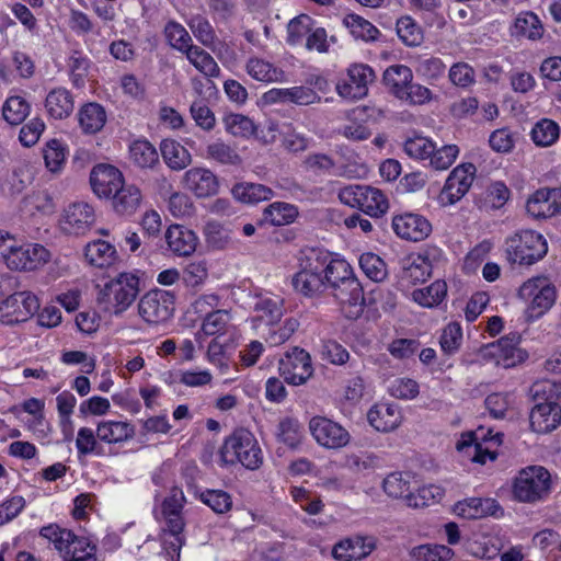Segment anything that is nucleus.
<instances>
[{
    "mask_svg": "<svg viewBox=\"0 0 561 561\" xmlns=\"http://www.w3.org/2000/svg\"><path fill=\"white\" fill-rule=\"evenodd\" d=\"M30 113V104L19 95L10 96L2 108L3 118L11 125L21 124Z\"/></svg>",
    "mask_w": 561,
    "mask_h": 561,
    "instance_id": "obj_56",
    "label": "nucleus"
},
{
    "mask_svg": "<svg viewBox=\"0 0 561 561\" xmlns=\"http://www.w3.org/2000/svg\"><path fill=\"white\" fill-rule=\"evenodd\" d=\"M95 222L94 208L83 202L70 204L61 214L59 227L66 234L83 236Z\"/></svg>",
    "mask_w": 561,
    "mask_h": 561,
    "instance_id": "obj_14",
    "label": "nucleus"
},
{
    "mask_svg": "<svg viewBox=\"0 0 561 561\" xmlns=\"http://www.w3.org/2000/svg\"><path fill=\"white\" fill-rule=\"evenodd\" d=\"M548 251V245L539 232L520 230L505 241V252L511 263L531 265L541 260Z\"/></svg>",
    "mask_w": 561,
    "mask_h": 561,
    "instance_id": "obj_7",
    "label": "nucleus"
},
{
    "mask_svg": "<svg viewBox=\"0 0 561 561\" xmlns=\"http://www.w3.org/2000/svg\"><path fill=\"white\" fill-rule=\"evenodd\" d=\"M529 394L535 402L529 414L530 428L538 434L556 430L561 423L560 387L550 380H541L530 387Z\"/></svg>",
    "mask_w": 561,
    "mask_h": 561,
    "instance_id": "obj_2",
    "label": "nucleus"
},
{
    "mask_svg": "<svg viewBox=\"0 0 561 561\" xmlns=\"http://www.w3.org/2000/svg\"><path fill=\"white\" fill-rule=\"evenodd\" d=\"M222 465H242L245 469L256 470L263 463V451L255 436L245 428L236 430L228 436L219 449Z\"/></svg>",
    "mask_w": 561,
    "mask_h": 561,
    "instance_id": "obj_3",
    "label": "nucleus"
},
{
    "mask_svg": "<svg viewBox=\"0 0 561 561\" xmlns=\"http://www.w3.org/2000/svg\"><path fill=\"white\" fill-rule=\"evenodd\" d=\"M340 201L353 208H358L371 217L387 213L389 202L379 188L368 185H347L339 192Z\"/></svg>",
    "mask_w": 561,
    "mask_h": 561,
    "instance_id": "obj_8",
    "label": "nucleus"
},
{
    "mask_svg": "<svg viewBox=\"0 0 561 561\" xmlns=\"http://www.w3.org/2000/svg\"><path fill=\"white\" fill-rule=\"evenodd\" d=\"M112 197V206L114 210L119 215H131L134 214L140 205L141 202V192L140 190L133 185H125L115 191Z\"/></svg>",
    "mask_w": 561,
    "mask_h": 561,
    "instance_id": "obj_31",
    "label": "nucleus"
},
{
    "mask_svg": "<svg viewBox=\"0 0 561 561\" xmlns=\"http://www.w3.org/2000/svg\"><path fill=\"white\" fill-rule=\"evenodd\" d=\"M124 183L122 172L111 164H98L90 174V184L99 197H111Z\"/></svg>",
    "mask_w": 561,
    "mask_h": 561,
    "instance_id": "obj_22",
    "label": "nucleus"
},
{
    "mask_svg": "<svg viewBox=\"0 0 561 561\" xmlns=\"http://www.w3.org/2000/svg\"><path fill=\"white\" fill-rule=\"evenodd\" d=\"M84 255L91 265L102 268L115 262L116 249L106 241L95 240L87 244Z\"/></svg>",
    "mask_w": 561,
    "mask_h": 561,
    "instance_id": "obj_37",
    "label": "nucleus"
},
{
    "mask_svg": "<svg viewBox=\"0 0 561 561\" xmlns=\"http://www.w3.org/2000/svg\"><path fill=\"white\" fill-rule=\"evenodd\" d=\"M518 297L527 304L525 310L527 321H535L552 308L557 299V290L549 278L537 276L523 283Z\"/></svg>",
    "mask_w": 561,
    "mask_h": 561,
    "instance_id": "obj_6",
    "label": "nucleus"
},
{
    "mask_svg": "<svg viewBox=\"0 0 561 561\" xmlns=\"http://www.w3.org/2000/svg\"><path fill=\"white\" fill-rule=\"evenodd\" d=\"M276 436L289 448H297L304 438V428L295 417L286 416L277 425Z\"/></svg>",
    "mask_w": 561,
    "mask_h": 561,
    "instance_id": "obj_49",
    "label": "nucleus"
},
{
    "mask_svg": "<svg viewBox=\"0 0 561 561\" xmlns=\"http://www.w3.org/2000/svg\"><path fill=\"white\" fill-rule=\"evenodd\" d=\"M184 55L190 64H192L204 76L210 78H216L219 76L220 68L216 60L202 47L193 45V47H191Z\"/></svg>",
    "mask_w": 561,
    "mask_h": 561,
    "instance_id": "obj_46",
    "label": "nucleus"
},
{
    "mask_svg": "<svg viewBox=\"0 0 561 561\" xmlns=\"http://www.w3.org/2000/svg\"><path fill=\"white\" fill-rule=\"evenodd\" d=\"M375 79L374 70L367 65H353L348 68L347 79L339 82L337 93L348 100L364 98L368 91V84Z\"/></svg>",
    "mask_w": 561,
    "mask_h": 561,
    "instance_id": "obj_19",
    "label": "nucleus"
},
{
    "mask_svg": "<svg viewBox=\"0 0 561 561\" xmlns=\"http://www.w3.org/2000/svg\"><path fill=\"white\" fill-rule=\"evenodd\" d=\"M105 123V110L98 103H88L79 111V124L87 134L100 131Z\"/></svg>",
    "mask_w": 561,
    "mask_h": 561,
    "instance_id": "obj_41",
    "label": "nucleus"
},
{
    "mask_svg": "<svg viewBox=\"0 0 561 561\" xmlns=\"http://www.w3.org/2000/svg\"><path fill=\"white\" fill-rule=\"evenodd\" d=\"M35 175V169L28 161H19L8 179L10 185V192L12 194H19L32 184Z\"/></svg>",
    "mask_w": 561,
    "mask_h": 561,
    "instance_id": "obj_52",
    "label": "nucleus"
},
{
    "mask_svg": "<svg viewBox=\"0 0 561 561\" xmlns=\"http://www.w3.org/2000/svg\"><path fill=\"white\" fill-rule=\"evenodd\" d=\"M416 561H449L454 551L444 545H422L413 550Z\"/></svg>",
    "mask_w": 561,
    "mask_h": 561,
    "instance_id": "obj_62",
    "label": "nucleus"
},
{
    "mask_svg": "<svg viewBox=\"0 0 561 561\" xmlns=\"http://www.w3.org/2000/svg\"><path fill=\"white\" fill-rule=\"evenodd\" d=\"M139 277L133 273H121L107 282L98 294V302L104 309L121 314L127 310L139 294Z\"/></svg>",
    "mask_w": 561,
    "mask_h": 561,
    "instance_id": "obj_5",
    "label": "nucleus"
},
{
    "mask_svg": "<svg viewBox=\"0 0 561 561\" xmlns=\"http://www.w3.org/2000/svg\"><path fill=\"white\" fill-rule=\"evenodd\" d=\"M367 420L378 432H390L401 424L403 416L399 405L379 402L369 409Z\"/></svg>",
    "mask_w": 561,
    "mask_h": 561,
    "instance_id": "obj_23",
    "label": "nucleus"
},
{
    "mask_svg": "<svg viewBox=\"0 0 561 561\" xmlns=\"http://www.w3.org/2000/svg\"><path fill=\"white\" fill-rule=\"evenodd\" d=\"M553 488V477L542 466L522 469L513 483V495L522 503H537L548 499Z\"/></svg>",
    "mask_w": 561,
    "mask_h": 561,
    "instance_id": "obj_4",
    "label": "nucleus"
},
{
    "mask_svg": "<svg viewBox=\"0 0 561 561\" xmlns=\"http://www.w3.org/2000/svg\"><path fill=\"white\" fill-rule=\"evenodd\" d=\"M560 133V126L557 122L543 117L534 124L529 137L536 147L548 148L559 140Z\"/></svg>",
    "mask_w": 561,
    "mask_h": 561,
    "instance_id": "obj_33",
    "label": "nucleus"
},
{
    "mask_svg": "<svg viewBox=\"0 0 561 561\" xmlns=\"http://www.w3.org/2000/svg\"><path fill=\"white\" fill-rule=\"evenodd\" d=\"M187 25L195 38L204 46L210 47L215 43L216 33L210 22L203 15H193Z\"/></svg>",
    "mask_w": 561,
    "mask_h": 561,
    "instance_id": "obj_58",
    "label": "nucleus"
},
{
    "mask_svg": "<svg viewBox=\"0 0 561 561\" xmlns=\"http://www.w3.org/2000/svg\"><path fill=\"white\" fill-rule=\"evenodd\" d=\"M266 135L262 136L264 142H273L276 139V134L282 136L283 146L291 152L304 151L309 146V139L304 135L296 133L291 124L278 125L275 122H268L265 126Z\"/></svg>",
    "mask_w": 561,
    "mask_h": 561,
    "instance_id": "obj_25",
    "label": "nucleus"
},
{
    "mask_svg": "<svg viewBox=\"0 0 561 561\" xmlns=\"http://www.w3.org/2000/svg\"><path fill=\"white\" fill-rule=\"evenodd\" d=\"M278 370L289 385L306 383L313 374L310 354L304 348L294 347L279 359Z\"/></svg>",
    "mask_w": 561,
    "mask_h": 561,
    "instance_id": "obj_13",
    "label": "nucleus"
},
{
    "mask_svg": "<svg viewBox=\"0 0 561 561\" xmlns=\"http://www.w3.org/2000/svg\"><path fill=\"white\" fill-rule=\"evenodd\" d=\"M385 492L391 497H407L412 495L410 476L402 472H392L383 480Z\"/></svg>",
    "mask_w": 561,
    "mask_h": 561,
    "instance_id": "obj_57",
    "label": "nucleus"
},
{
    "mask_svg": "<svg viewBox=\"0 0 561 561\" xmlns=\"http://www.w3.org/2000/svg\"><path fill=\"white\" fill-rule=\"evenodd\" d=\"M491 430L485 434L483 428H480L477 432L465 433L457 442L456 448L471 461L484 465L488 459L494 460L496 458V454L489 447H483L479 440H490L496 446L502 443L503 434L496 433L493 436H491Z\"/></svg>",
    "mask_w": 561,
    "mask_h": 561,
    "instance_id": "obj_12",
    "label": "nucleus"
},
{
    "mask_svg": "<svg viewBox=\"0 0 561 561\" xmlns=\"http://www.w3.org/2000/svg\"><path fill=\"white\" fill-rule=\"evenodd\" d=\"M186 503L184 492L180 488H172L169 494L154 506L153 514L161 525L163 535V548L172 560L180 558V551L185 543L183 534L185 520L183 508Z\"/></svg>",
    "mask_w": 561,
    "mask_h": 561,
    "instance_id": "obj_1",
    "label": "nucleus"
},
{
    "mask_svg": "<svg viewBox=\"0 0 561 561\" xmlns=\"http://www.w3.org/2000/svg\"><path fill=\"white\" fill-rule=\"evenodd\" d=\"M129 159L139 169H152L159 163V153L148 140L138 139L129 146Z\"/></svg>",
    "mask_w": 561,
    "mask_h": 561,
    "instance_id": "obj_36",
    "label": "nucleus"
},
{
    "mask_svg": "<svg viewBox=\"0 0 561 561\" xmlns=\"http://www.w3.org/2000/svg\"><path fill=\"white\" fill-rule=\"evenodd\" d=\"M43 157L50 172H59L66 162V146L58 139H50L43 149Z\"/></svg>",
    "mask_w": 561,
    "mask_h": 561,
    "instance_id": "obj_54",
    "label": "nucleus"
},
{
    "mask_svg": "<svg viewBox=\"0 0 561 561\" xmlns=\"http://www.w3.org/2000/svg\"><path fill=\"white\" fill-rule=\"evenodd\" d=\"M377 547L376 539L369 536H353L334 545L332 554L339 561H360Z\"/></svg>",
    "mask_w": 561,
    "mask_h": 561,
    "instance_id": "obj_21",
    "label": "nucleus"
},
{
    "mask_svg": "<svg viewBox=\"0 0 561 561\" xmlns=\"http://www.w3.org/2000/svg\"><path fill=\"white\" fill-rule=\"evenodd\" d=\"M332 295L342 305L357 306L364 302L362 285L354 275L334 287Z\"/></svg>",
    "mask_w": 561,
    "mask_h": 561,
    "instance_id": "obj_47",
    "label": "nucleus"
},
{
    "mask_svg": "<svg viewBox=\"0 0 561 561\" xmlns=\"http://www.w3.org/2000/svg\"><path fill=\"white\" fill-rule=\"evenodd\" d=\"M513 34L536 41L542 36L543 26L534 12H520L515 19Z\"/></svg>",
    "mask_w": 561,
    "mask_h": 561,
    "instance_id": "obj_48",
    "label": "nucleus"
},
{
    "mask_svg": "<svg viewBox=\"0 0 561 561\" xmlns=\"http://www.w3.org/2000/svg\"><path fill=\"white\" fill-rule=\"evenodd\" d=\"M344 24L350 28L354 37L365 42L376 41L380 34L375 25L358 14H347L344 18Z\"/></svg>",
    "mask_w": 561,
    "mask_h": 561,
    "instance_id": "obj_53",
    "label": "nucleus"
},
{
    "mask_svg": "<svg viewBox=\"0 0 561 561\" xmlns=\"http://www.w3.org/2000/svg\"><path fill=\"white\" fill-rule=\"evenodd\" d=\"M231 192L236 199L247 204H257L274 197L272 188L260 183H238Z\"/></svg>",
    "mask_w": 561,
    "mask_h": 561,
    "instance_id": "obj_34",
    "label": "nucleus"
},
{
    "mask_svg": "<svg viewBox=\"0 0 561 561\" xmlns=\"http://www.w3.org/2000/svg\"><path fill=\"white\" fill-rule=\"evenodd\" d=\"M168 249L178 256H188L196 250L198 238L194 231L181 225H172L164 234Z\"/></svg>",
    "mask_w": 561,
    "mask_h": 561,
    "instance_id": "obj_26",
    "label": "nucleus"
},
{
    "mask_svg": "<svg viewBox=\"0 0 561 561\" xmlns=\"http://www.w3.org/2000/svg\"><path fill=\"white\" fill-rule=\"evenodd\" d=\"M520 336L516 333H511L501 337L496 342L483 345L480 348V355L483 359H492L496 366L503 368H512L517 364L523 363L527 354L518 347Z\"/></svg>",
    "mask_w": 561,
    "mask_h": 561,
    "instance_id": "obj_10",
    "label": "nucleus"
},
{
    "mask_svg": "<svg viewBox=\"0 0 561 561\" xmlns=\"http://www.w3.org/2000/svg\"><path fill=\"white\" fill-rule=\"evenodd\" d=\"M160 150L164 162L172 170H183L192 161L188 150L172 139H164L160 145Z\"/></svg>",
    "mask_w": 561,
    "mask_h": 561,
    "instance_id": "obj_35",
    "label": "nucleus"
},
{
    "mask_svg": "<svg viewBox=\"0 0 561 561\" xmlns=\"http://www.w3.org/2000/svg\"><path fill=\"white\" fill-rule=\"evenodd\" d=\"M205 158L225 165H240L242 159L238 151L221 139H216L206 147Z\"/></svg>",
    "mask_w": 561,
    "mask_h": 561,
    "instance_id": "obj_45",
    "label": "nucleus"
},
{
    "mask_svg": "<svg viewBox=\"0 0 561 561\" xmlns=\"http://www.w3.org/2000/svg\"><path fill=\"white\" fill-rule=\"evenodd\" d=\"M245 70L256 81L266 83L285 81V72L280 68L257 57H251L247 61Z\"/></svg>",
    "mask_w": 561,
    "mask_h": 561,
    "instance_id": "obj_32",
    "label": "nucleus"
},
{
    "mask_svg": "<svg viewBox=\"0 0 561 561\" xmlns=\"http://www.w3.org/2000/svg\"><path fill=\"white\" fill-rule=\"evenodd\" d=\"M50 252L42 244L33 243L11 250L7 266L16 271H35L50 261Z\"/></svg>",
    "mask_w": 561,
    "mask_h": 561,
    "instance_id": "obj_18",
    "label": "nucleus"
},
{
    "mask_svg": "<svg viewBox=\"0 0 561 561\" xmlns=\"http://www.w3.org/2000/svg\"><path fill=\"white\" fill-rule=\"evenodd\" d=\"M233 329L231 316L227 310L218 309L208 312L203 319L201 331L196 333V341L202 343V336H221Z\"/></svg>",
    "mask_w": 561,
    "mask_h": 561,
    "instance_id": "obj_29",
    "label": "nucleus"
},
{
    "mask_svg": "<svg viewBox=\"0 0 561 561\" xmlns=\"http://www.w3.org/2000/svg\"><path fill=\"white\" fill-rule=\"evenodd\" d=\"M39 309L38 298L30 291H19L0 302V321L4 324L24 322Z\"/></svg>",
    "mask_w": 561,
    "mask_h": 561,
    "instance_id": "obj_11",
    "label": "nucleus"
},
{
    "mask_svg": "<svg viewBox=\"0 0 561 561\" xmlns=\"http://www.w3.org/2000/svg\"><path fill=\"white\" fill-rule=\"evenodd\" d=\"M184 187L194 193L197 197H208L218 192L219 183L217 176L208 169L192 168L183 178Z\"/></svg>",
    "mask_w": 561,
    "mask_h": 561,
    "instance_id": "obj_24",
    "label": "nucleus"
},
{
    "mask_svg": "<svg viewBox=\"0 0 561 561\" xmlns=\"http://www.w3.org/2000/svg\"><path fill=\"white\" fill-rule=\"evenodd\" d=\"M447 293V285L443 280H435L430 286L415 289L412 293L413 300L422 307L432 308L439 305Z\"/></svg>",
    "mask_w": 561,
    "mask_h": 561,
    "instance_id": "obj_51",
    "label": "nucleus"
},
{
    "mask_svg": "<svg viewBox=\"0 0 561 561\" xmlns=\"http://www.w3.org/2000/svg\"><path fill=\"white\" fill-rule=\"evenodd\" d=\"M319 353L322 360L333 365H344L350 359L347 350L334 340H323Z\"/></svg>",
    "mask_w": 561,
    "mask_h": 561,
    "instance_id": "obj_63",
    "label": "nucleus"
},
{
    "mask_svg": "<svg viewBox=\"0 0 561 561\" xmlns=\"http://www.w3.org/2000/svg\"><path fill=\"white\" fill-rule=\"evenodd\" d=\"M174 295L169 290L152 289L146 293L138 302V313L149 324L168 321L174 311Z\"/></svg>",
    "mask_w": 561,
    "mask_h": 561,
    "instance_id": "obj_9",
    "label": "nucleus"
},
{
    "mask_svg": "<svg viewBox=\"0 0 561 561\" xmlns=\"http://www.w3.org/2000/svg\"><path fill=\"white\" fill-rule=\"evenodd\" d=\"M527 213L537 219L561 216V187H541L527 199Z\"/></svg>",
    "mask_w": 561,
    "mask_h": 561,
    "instance_id": "obj_15",
    "label": "nucleus"
},
{
    "mask_svg": "<svg viewBox=\"0 0 561 561\" xmlns=\"http://www.w3.org/2000/svg\"><path fill=\"white\" fill-rule=\"evenodd\" d=\"M227 133L234 137H250L256 133L253 121L242 114H229L224 118Z\"/></svg>",
    "mask_w": 561,
    "mask_h": 561,
    "instance_id": "obj_59",
    "label": "nucleus"
},
{
    "mask_svg": "<svg viewBox=\"0 0 561 561\" xmlns=\"http://www.w3.org/2000/svg\"><path fill=\"white\" fill-rule=\"evenodd\" d=\"M69 552L64 557L66 561H96V546L87 537L77 536Z\"/></svg>",
    "mask_w": 561,
    "mask_h": 561,
    "instance_id": "obj_61",
    "label": "nucleus"
},
{
    "mask_svg": "<svg viewBox=\"0 0 561 561\" xmlns=\"http://www.w3.org/2000/svg\"><path fill=\"white\" fill-rule=\"evenodd\" d=\"M135 427L129 422L102 421L96 426V437L106 444H118L131 439Z\"/></svg>",
    "mask_w": 561,
    "mask_h": 561,
    "instance_id": "obj_30",
    "label": "nucleus"
},
{
    "mask_svg": "<svg viewBox=\"0 0 561 561\" xmlns=\"http://www.w3.org/2000/svg\"><path fill=\"white\" fill-rule=\"evenodd\" d=\"M291 284L297 293L307 297L314 296L325 288L323 276L299 270L293 276Z\"/></svg>",
    "mask_w": 561,
    "mask_h": 561,
    "instance_id": "obj_50",
    "label": "nucleus"
},
{
    "mask_svg": "<svg viewBox=\"0 0 561 561\" xmlns=\"http://www.w3.org/2000/svg\"><path fill=\"white\" fill-rule=\"evenodd\" d=\"M298 216V208L288 203L274 202L264 208V221L273 226H285L295 221Z\"/></svg>",
    "mask_w": 561,
    "mask_h": 561,
    "instance_id": "obj_42",
    "label": "nucleus"
},
{
    "mask_svg": "<svg viewBox=\"0 0 561 561\" xmlns=\"http://www.w3.org/2000/svg\"><path fill=\"white\" fill-rule=\"evenodd\" d=\"M397 34L408 46H417L423 39L421 28L410 16H402L397 21Z\"/></svg>",
    "mask_w": 561,
    "mask_h": 561,
    "instance_id": "obj_64",
    "label": "nucleus"
},
{
    "mask_svg": "<svg viewBox=\"0 0 561 561\" xmlns=\"http://www.w3.org/2000/svg\"><path fill=\"white\" fill-rule=\"evenodd\" d=\"M253 309L267 325L277 324L283 317V300L277 296H259Z\"/></svg>",
    "mask_w": 561,
    "mask_h": 561,
    "instance_id": "obj_39",
    "label": "nucleus"
},
{
    "mask_svg": "<svg viewBox=\"0 0 561 561\" xmlns=\"http://www.w3.org/2000/svg\"><path fill=\"white\" fill-rule=\"evenodd\" d=\"M391 225L399 238L413 242L426 239L432 232L431 222L424 216L415 213L396 215Z\"/></svg>",
    "mask_w": 561,
    "mask_h": 561,
    "instance_id": "obj_20",
    "label": "nucleus"
},
{
    "mask_svg": "<svg viewBox=\"0 0 561 561\" xmlns=\"http://www.w3.org/2000/svg\"><path fill=\"white\" fill-rule=\"evenodd\" d=\"M39 535L53 543L62 558L70 553L69 548H71L72 541L77 537L71 530L61 528L56 524L42 527Z\"/></svg>",
    "mask_w": 561,
    "mask_h": 561,
    "instance_id": "obj_43",
    "label": "nucleus"
},
{
    "mask_svg": "<svg viewBox=\"0 0 561 561\" xmlns=\"http://www.w3.org/2000/svg\"><path fill=\"white\" fill-rule=\"evenodd\" d=\"M353 270L344 260H330L323 274L325 287L333 289L346 278L353 276Z\"/></svg>",
    "mask_w": 561,
    "mask_h": 561,
    "instance_id": "obj_60",
    "label": "nucleus"
},
{
    "mask_svg": "<svg viewBox=\"0 0 561 561\" xmlns=\"http://www.w3.org/2000/svg\"><path fill=\"white\" fill-rule=\"evenodd\" d=\"M358 262L363 273L371 280L378 283L387 277V265L377 254L371 252L363 253Z\"/></svg>",
    "mask_w": 561,
    "mask_h": 561,
    "instance_id": "obj_55",
    "label": "nucleus"
},
{
    "mask_svg": "<svg viewBox=\"0 0 561 561\" xmlns=\"http://www.w3.org/2000/svg\"><path fill=\"white\" fill-rule=\"evenodd\" d=\"M476 167L472 163H462L456 167L448 175L440 193L443 204L454 205L460 201L472 185Z\"/></svg>",
    "mask_w": 561,
    "mask_h": 561,
    "instance_id": "obj_17",
    "label": "nucleus"
},
{
    "mask_svg": "<svg viewBox=\"0 0 561 561\" xmlns=\"http://www.w3.org/2000/svg\"><path fill=\"white\" fill-rule=\"evenodd\" d=\"M45 108L54 119H64L71 115L75 101L71 92L66 88L53 89L46 96Z\"/></svg>",
    "mask_w": 561,
    "mask_h": 561,
    "instance_id": "obj_28",
    "label": "nucleus"
},
{
    "mask_svg": "<svg viewBox=\"0 0 561 561\" xmlns=\"http://www.w3.org/2000/svg\"><path fill=\"white\" fill-rule=\"evenodd\" d=\"M309 431L317 443L325 448L337 449L350 442L348 432L324 416H313L309 422Z\"/></svg>",
    "mask_w": 561,
    "mask_h": 561,
    "instance_id": "obj_16",
    "label": "nucleus"
},
{
    "mask_svg": "<svg viewBox=\"0 0 561 561\" xmlns=\"http://www.w3.org/2000/svg\"><path fill=\"white\" fill-rule=\"evenodd\" d=\"M458 514L467 519H478L485 516L499 517L503 511L499 502L494 499L470 497L457 504Z\"/></svg>",
    "mask_w": 561,
    "mask_h": 561,
    "instance_id": "obj_27",
    "label": "nucleus"
},
{
    "mask_svg": "<svg viewBox=\"0 0 561 561\" xmlns=\"http://www.w3.org/2000/svg\"><path fill=\"white\" fill-rule=\"evenodd\" d=\"M163 35L168 45L182 54H186V51L194 45L187 30L174 20L165 23Z\"/></svg>",
    "mask_w": 561,
    "mask_h": 561,
    "instance_id": "obj_44",
    "label": "nucleus"
},
{
    "mask_svg": "<svg viewBox=\"0 0 561 561\" xmlns=\"http://www.w3.org/2000/svg\"><path fill=\"white\" fill-rule=\"evenodd\" d=\"M330 260V254L321 249H304L298 259L299 271L323 276Z\"/></svg>",
    "mask_w": 561,
    "mask_h": 561,
    "instance_id": "obj_38",
    "label": "nucleus"
},
{
    "mask_svg": "<svg viewBox=\"0 0 561 561\" xmlns=\"http://www.w3.org/2000/svg\"><path fill=\"white\" fill-rule=\"evenodd\" d=\"M412 79V70L404 65L390 66L383 73L385 84L398 99L403 95Z\"/></svg>",
    "mask_w": 561,
    "mask_h": 561,
    "instance_id": "obj_40",
    "label": "nucleus"
}]
</instances>
